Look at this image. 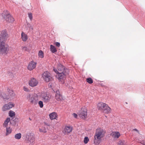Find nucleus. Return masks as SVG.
Segmentation results:
<instances>
[{"mask_svg": "<svg viewBox=\"0 0 145 145\" xmlns=\"http://www.w3.org/2000/svg\"><path fill=\"white\" fill-rule=\"evenodd\" d=\"M140 143L143 145H144V144H145V141H141Z\"/></svg>", "mask_w": 145, "mask_h": 145, "instance_id": "nucleus-37", "label": "nucleus"}, {"mask_svg": "<svg viewBox=\"0 0 145 145\" xmlns=\"http://www.w3.org/2000/svg\"><path fill=\"white\" fill-rule=\"evenodd\" d=\"M27 99L31 104L34 105L36 104L39 100L38 95H34L30 94L27 95Z\"/></svg>", "mask_w": 145, "mask_h": 145, "instance_id": "nucleus-5", "label": "nucleus"}, {"mask_svg": "<svg viewBox=\"0 0 145 145\" xmlns=\"http://www.w3.org/2000/svg\"><path fill=\"white\" fill-rule=\"evenodd\" d=\"M10 119L9 118H7L5 120L4 123H3V127H8V124L10 121Z\"/></svg>", "mask_w": 145, "mask_h": 145, "instance_id": "nucleus-22", "label": "nucleus"}, {"mask_svg": "<svg viewBox=\"0 0 145 145\" xmlns=\"http://www.w3.org/2000/svg\"><path fill=\"white\" fill-rule=\"evenodd\" d=\"M23 89L24 91L27 92H28L30 91V90L29 88L26 86L23 87Z\"/></svg>", "mask_w": 145, "mask_h": 145, "instance_id": "nucleus-34", "label": "nucleus"}, {"mask_svg": "<svg viewBox=\"0 0 145 145\" xmlns=\"http://www.w3.org/2000/svg\"><path fill=\"white\" fill-rule=\"evenodd\" d=\"M56 99L58 101H61L63 99L62 96L60 93V92L58 90L56 91Z\"/></svg>", "mask_w": 145, "mask_h": 145, "instance_id": "nucleus-18", "label": "nucleus"}, {"mask_svg": "<svg viewBox=\"0 0 145 145\" xmlns=\"http://www.w3.org/2000/svg\"><path fill=\"white\" fill-rule=\"evenodd\" d=\"M111 136L114 138H118L120 136V134L118 132L114 131L112 132Z\"/></svg>", "mask_w": 145, "mask_h": 145, "instance_id": "nucleus-17", "label": "nucleus"}, {"mask_svg": "<svg viewBox=\"0 0 145 145\" xmlns=\"http://www.w3.org/2000/svg\"><path fill=\"white\" fill-rule=\"evenodd\" d=\"M72 130V127L70 125H67L65 126L63 132L65 135H67L71 132Z\"/></svg>", "mask_w": 145, "mask_h": 145, "instance_id": "nucleus-16", "label": "nucleus"}, {"mask_svg": "<svg viewBox=\"0 0 145 145\" xmlns=\"http://www.w3.org/2000/svg\"><path fill=\"white\" fill-rule=\"evenodd\" d=\"M2 16L4 21H6V22L12 23L14 21V19L7 11L4 12L3 13Z\"/></svg>", "mask_w": 145, "mask_h": 145, "instance_id": "nucleus-6", "label": "nucleus"}, {"mask_svg": "<svg viewBox=\"0 0 145 145\" xmlns=\"http://www.w3.org/2000/svg\"><path fill=\"white\" fill-rule=\"evenodd\" d=\"M21 134L20 133H18L15 135L14 138L16 139L19 140L21 138Z\"/></svg>", "mask_w": 145, "mask_h": 145, "instance_id": "nucleus-25", "label": "nucleus"}, {"mask_svg": "<svg viewBox=\"0 0 145 145\" xmlns=\"http://www.w3.org/2000/svg\"><path fill=\"white\" fill-rule=\"evenodd\" d=\"M49 117L50 119L52 120L56 119V118L57 117V115L56 113L53 112L50 114Z\"/></svg>", "mask_w": 145, "mask_h": 145, "instance_id": "nucleus-20", "label": "nucleus"}, {"mask_svg": "<svg viewBox=\"0 0 145 145\" xmlns=\"http://www.w3.org/2000/svg\"><path fill=\"white\" fill-rule=\"evenodd\" d=\"M9 35L6 30L1 31L0 37V54H7L9 50V46L6 43Z\"/></svg>", "mask_w": 145, "mask_h": 145, "instance_id": "nucleus-1", "label": "nucleus"}, {"mask_svg": "<svg viewBox=\"0 0 145 145\" xmlns=\"http://www.w3.org/2000/svg\"><path fill=\"white\" fill-rule=\"evenodd\" d=\"M27 143L30 145H33L35 143V139L32 134L29 133L26 135V139Z\"/></svg>", "mask_w": 145, "mask_h": 145, "instance_id": "nucleus-7", "label": "nucleus"}, {"mask_svg": "<svg viewBox=\"0 0 145 145\" xmlns=\"http://www.w3.org/2000/svg\"><path fill=\"white\" fill-rule=\"evenodd\" d=\"M87 110L85 107L82 108L81 110L78 113L79 117L82 119H85L87 118Z\"/></svg>", "mask_w": 145, "mask_h": 145, "instance_id": "nucleus-8", "label": "nucleus"}, {"mask_svg": "<svg viewBox=\"0 0 145 145\" xmlns=\"http://www.w3.org/2000/svg\"><path fill=\"white\" fill-rule=\"evenodd\" d=\"M22 50L26 52H29V49L26 46H22L21 47Z\"/></svg>", "mask_w": 145, "mask_h": 145, "instance_id": "nucleus-30", "label": "nucleus"}, {"mask_svg": "<svg viewBox=\"0 0 145 145\" xmlns=\"http://www.w3.org/2000/svg\"><path fill=\"white\" fill-rule=\"evenodd\" d=\"M31 29H33V27H32V28H31Z\"/></svg>", "mask_w": 145, "mask_h": 145, "instance_id": "nucleus-41", "label": "nucleus"}, {"mask_svg": "<svg viewBox=\"0 0 145 145\" xmlns=\"http://www.w3.org/2000/svg\"><path fill=\"white\" fill-rule=\"evenodd\" d=\"M55 44L56 46L58 47H59L60 46V44L59 42H55Z\"/></svg>", "mask_w": 145, "mask_h": 145, "instance_id": "nucleus-35", "label": "nucleus"}, {"mask_svg": "<svg viewBox=\"0 0 145 145\" xmlns=\"http://www.w3.org/2000/svg\"><path fill=\"white\" fill-rule=\"evenodd\" d=\"M21 38L24 42H25L28 39L27 35L24 32H22L21 34Z\"/></svg>", "mask_w": 145, "mask_h": 145, "instance_id": "nucleus-19", "label": "nucleus"}, {"mask_svg": "<svg viewBox=\"0 0 145 145\" xmlns=\"http://www.w3.org/2000/svg\"><path fill=\"white\" fill-rule=\"evenodd\" d=\"M105 131L102 128H98L96 129L93 140L94 143L95 145H99L105 137Z\"/></svg>", "mask_w": 145, "mask_h": 145, "instance_id": "nucleus-2", "label": "nucleus"}, {"mask_svg": "<svg viewBox=\"0 0 145 145\" xmlns=\"http://www.w3.org/2000/svg\"><path fill=\"white\" fill-rule=\"evenodd\" d=\"M86 82L90 84H91L93 82V80L91 78H88L86 79Z\"/></svg>", "mask_w": 145, "mask_h": 145, "instance_id": "nucleus-29", "label": "nucleus"}, {"mask_svg": "<svg viewBox=\"0 0 145 145\" xmlns=\"http://www.w3.org/2000/svg\"><path fill=\"white\" fill-rule=\"evenodd\" d=\"M97 107L99 110H101L105 113H108L111 111V109L108 105L103 103H99L97 105Z\"/></svg>", "mask_w": 145, "mask_h": 145, "instance_id": "nucleus-3", "label": "nucleus"}, {"mask_svg": "<svg viewBox=\"0 0 145 145\" xmlns=\"http://www.w3.org/2000/svg\"><path fill=\"white\" fill-rule=\"evenodd\" d=\"M144 145H145V144H144Z\"/></svg>", "mask_w": 145, "mask_h": 145, "instance_id": "nucleus-42", "label": "nucleus"}, {"mask_svg": "<svg viewBox=\"0 0 145 145\" xmlns=\"http://www.w3.org/2000/svg\"><path fill=\"white\" fill-rule=\"evenodd\" d=\"M42 77L44 81L47 82L50 81L52 79L50 74L47 71L44 72L42 74Z\"/></svg>", "mask_w": 145, "mask_h": 145, "instance_id": "nucleus-12", "label": "nucleus"}, {"mask_svg": "<svg viewBox=\"0 0 145 145\" xmlns=\"http://www.w3.org/2000/svg\"><path fill=\"white\" fill-rule=\"evenodd\" d=\"M39 81L34 78H31L29 81V85L31 87H34L37 86Z\"/></svg>", "mask_w": 145, "mask_h": 145, "instance_id": "nucleus-13", "label": "nucleus"}, {"mask_svg": "<svg viewBox=\"0 0 145 145\" xmlns=\"http://www.w3.org/2000/svg\"><path fill=\"white\" fill-rule=\"evenodd\" d=\"M44 53L42 50H40L38 53V55L39 57L40 58H43L44 57Z\"/></svg>", "mask_w": 145, "mask_h": 145, "instance_id": "nucleus-27", "label": "nucleus"}, {"mask_svg": "<svg viewBox=\"0 0 145 145\" xmlns=\"http://www.w3.org/2000/svg\"><path fill=\"white\" fill-rule=\"evenodd\" d=\"M119 145H128L127 143L124 140H120L118 142Z\"/></svg>", "mask_w": 145, "mask_h": 145, "instance_id": "nucleus-26", "label": "nucleus"}, {"mask_svg": "<svg viewBox=\"0 0 145 145\" xmlns=\"http://www.w3.org/2000/svg\"><path fill=\"white\" fill-rule=\"evenodd\" d=\"M50 51L53 53H54L57 51V50L55 47L53 45H50Z\"/></svg>", "mask_w": 145, "mask_h": 145, "instance_id": "nucleus-24", "label": "nucleus"}, {"mask_svg": "<svg viewBox=\"0 0 145 145\" xmlns=\"http://www.w3.org/2000/svg\"><path fill=\"white\" fill-rule=\"evenodd\" d=\"M56 73L57 74L56 77L60 81H61L62 80L65 79L66 76L68 74L66 71Z\"/></svg>", "mask_w": 145, "mask_h": 145, "instance_id": "nucleus-10", "label": "nucleus"}, {"mask_svg": "<svg viewBox=\"0 0 145 145\" xmlns=\"http://www.w3.org/2000/svg\"><path fill=\"white\" fill-rule=\"evenodd\" d=\"M28 15L30 20L31 21L33 19V16L32 13L31 12L28 13Z\"/></svg>", "mask_w": 145, "mask_h": 145, "instance_id": "nucleus-33", "label": "nucleus"}, {"mask_svg": "<svg viewBox=\"0 0 145 145\" xmlns=\"http://www.w3.org/2000/svg\"><path fill=\"white\" fill-rule=\"evenodd\" d=\"M14 104L12 102H10L4 105L2 107V110L3 111H5L10 109L14 106Z\"/></svg>", "mask_w": 145, "mask_h": 145, "instance_id": "nucleus-9", "label": "nucleus"}, {"mask_svg": "<svg viewBox=\"0 0 145 145\" xmlns=\"http://www.w3.org/2000/svg\"><path fill=\"white\" fill-rule=\"evenodd\" d=\"M15 115V112L12 110H10L9 112V115L11 117L14 116Z\"/></svg>", "mask_w": 145, "mask_h": 145, "instance_id": "nucleus-28", "label": "nucleus"}, {"mask_svg": "<svg viewBox=\"0 0 145 145\" xmlns=\"http://www.w3.org/2000/svg\"><path fill=\"white\" fill-rule=\"evenodd\" d=\"M39 131L40 132L45 133H47V131L45 127L43 126L39 129Z\"/></svg>", "mask_w": 145, "mask_h": 145, "instance_id": "nucleus-23", "label": "nucleus"}, {"mask_svg": "<svg viewBox=\"0 0 145 145\" xmlns=\"http://www.w3.org/2000/svg\"><path fill=\"white\" fill-rule=\"evenodd\" d=\"M53 70L56 73L63 72L67 71L65 69L64 67L61 64H59L58 65L57 69L54 68Z\"/></svg>", "mask_w": 145, "mask_h": 145, "instance_id": "nucleus-14", "label": "nucleus"}, {"mask_svg": "<svg viewBox=\"0 0 145 145\" xmlns=\"http://www.w3.org/2000/svg\"><path fill=\"white\" fill-rule=\"evenodd\" d=\"M89 140V139L88 137H85L84 140V142L85 144H86L88 143Z\"/></svg>", "mask_w": 145, "mask_h": 145, "instance_id": "nucleus-31", "label": "nucleus"}, {"mask_svg": "<svg viewBox=\"0 0 145 145\" xmlns=\"http://www.w3.org/2000/svg\"><path fill=\"white\" fill-rule=\"evenodd\" d=\"M6 128L5 135L6 136H7L12 133V130L10 127H7Z\"/></svg>", "mask_w": 145, "mask_h": 145, "instance_id": "nucleus-21", "label": "nucleus"}, {"mask_svg": "<svg viewBox=\"0 0 145 145\" xmlns=\"http://www.w3.org/2000/svg\"><path fill=\"white\" fill-rule=\"evenodd\" d=\"M15 96L13 91L9 89L8 93H1L0 94V98L5 100H11Z\"/></svg>", "mask_w": 145, "mask_h": 145, "instance_id": "nucleus-4", "label": "nucleus"}, {"mask_svg": "<svg viewBox=\"0 0 145 145\" xmlns=\"http://www.w3.org/2000/svg\"><path fill=\"white\" fill-rule=\"evenodd\" d=\"M133 130L134 131H137V132H138V133H139L138 131L137 130V129H133Z\"/></svg>", "mask_w": 145, "mask_h": 145, "instance_id": "nucleus-38", "label": "nucleus"}, {"mask_svg": "<svg viewBox=\"0 0 145 145\" xmlns=\"http://www.w3.org/2000/svg\"><path fill=\"white\" fill-rule=\"evenodd\" d=\"M49 86H51V85H50V83H49Z\"/></svg>", "mask_w": 145, "mask_h": 145, "instance_id": "nucleus-40", "label": "nucleus"}, {"mask_svg": "<svg viewBox=\"0 0 145 145\" xmlns=\"http://www.w3.org/2000/svg\"><path fill=\"white\" fill-rule=\"evenodd\" d=\"M40 97L41 99L44 103H47L50 101L51 97L46 93H42L40 95Z\"/></svg>", "mask_w": 145, "mask_h": 145, "instance_id": "nucleus-11", "label": "nucleus"}, {"mask_svg": "<svg viewBox=\"0 0 145 145\" xmlns=\"http://www.w3.org/2000/svg\"><path fill=\"white\" fill-rule=\"evenodd\" d=\"M38 104L40 108H42L43 107L44 105L43 104V102L42 101H39L38 102Z\"/></svg>", "mask_w": 145, "mask_h": 145, "instance_id": "nucleus-32", "label": "nucleus"}, {"mask_svg": "<svg viewBox=\"0 0 145 145\" xmlns=\"http://www.w3.org/2000/svg\"><path fill=\"white\" fill-rule=\"evenodd\" d=\"M72 115L75 118H77V116H78L77 115V114H76L75 113H73L72 114Z\"/></svg>", "mask_w": 145, "mask_h": 145, "instance_id": "nucleus-36", "label": "nucleus"}, {"mask_svg": "<svg viewBox=\"0 0 145 145\" xmlns=\"http://www.w3.org/2000/svg\"><path fill=\"white\" fill-rule=\"evenodd\" d=\"M45 124L46 125H47L48 126H50V125L47 123H45Z\"/></svg>", "mask_w": 145, "mask_h": 145, "instance_id": "nucleus-39", "label": "nucleus"}, {"mask_svg": "<svg viewBox=\"0 0 145 145\" xmlns=\"http://www.w3.org/2000/svg\"><path fill=\"white\" fill-rule=\"evenodd\" d=\"M37 63L33 61H31L29 63L27 68L29 71H32L35 69L36 67Z\"/></svg>", "mask_w": 145, "mask_h": 145, "instance_id": "nucleus-15", "label": "nucleus"}]
</instances>
